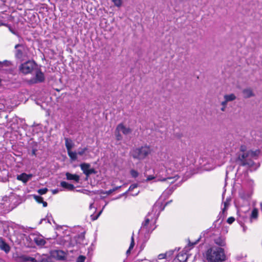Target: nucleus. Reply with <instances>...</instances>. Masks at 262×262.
I'll list each match as a JSON object with an SVG mask.
<instances>
[{"label": "nucleus", "instance_id": "obj_1", "mask_svg": "<svg viewBox=\"0 0 262 262\" xmlns=\"http://www.w3.org/2000/svg\"><path fill=\"white\" fill-rule=\"evenodd\" d=\"M173 187H169L166 189L162 193L159 200L156 202L153 206L150 215L151 216V223L152 224V227L151 230H154L156 228L155 224L156 220L158 219L160 212L163 210L165 205L168 204V202L166 204H163V201L173 192Z\"/></svg>", "mask_w": 262, "mask_h": 262}, {"label": "nucleus", "instance_id": "obj_2", "mask_svg": "<svg viewBox=\"0 0 262 262\" xmlns=\"http://www.w3.org/2000/svg\"><path fill=\"white\" fill-rule=\"evenodd\" d=\"M205 257L208 262H223L226 255L223 248L214 246L206 251Z\"/></svg>", "mask_w": 262, "mask_h": 262}, {"label": "nucleus", "instance_id": "obj_3", "mask_svg": "<svg viewBox=\"0 0 262 262\" xmlns=\"http://www.w3.org/2000/svg\"><path fill=\"white\" fill-rule=\"evenodd\" d=\"M165 171L164 169L161 170L160 171L154 172V175H148V184H152V181L154 182L158 181H167L168 183H173L177 180L179 177L175 175L174 177H170L168 174H164Z\"/></svg>", "mask_w": 262, "mask_h": 262}, {"label": "nucleus", "instance_id": "obj_4", "mask_svg": "<svg viewBox=\"0 0 262 262\" xmlns=\"http://www.w3.org/2000/svg\"><path fill=\"white\" fill-rule=\"evenodd\" d=\"M259 153V150L243 152L239 155L238 160L242 165L251 166L253 164V159H255Z\"/></svg>", "mask_w": 262, "mask_h": 262}, {"label": "nucleus", "instance_id": "obj_5", "mask_svg": "<svg viewBox=\"0 0 262 262\" xmlns=\"http://www.w3.org/2000/svg\"><path fill=\"white\" fill-rule=\"evenodd\" d=\"M37 64L33 60H28L21 64H20L18 67V70L20 73L27 75L31 74L33 71H34Z\"/></svg>", "mask_w": 262, "mask_h": 262}, {"label": "nucleus", "instance_id": "obj_6", "mask_svg": "<svg viewBox=\"0 0 262 262\" xmlns=\"http://www.w3.org/2000/svg\"><path fill=\"white\" fill-rule=\"evenodd\" d=\"M15 56L17 59L24 60L28 57V48L23 44H17L15 46Z\"/></svg>", "mask_w": 262, "mask_h": 262}, {"label": "nucleus", "instance_id": "obj_7", "mask_svg": "<svg viewBox=\"0 0 262 262\" xmlns=\"http://www.w3.org/2000/svg\"><path fill=\"white\" fill-rule=\"evenodd\" d=\"M34 72L35 73V76L29 80V83L31 84H35L44 81L45 79L44 74L38 67L36 68V69L34 70Z\"/></svg>", "mask_w": 262, "mask_h": 262}, {"label": "nucleus", "instance_id": "obj_8", "mask_svg": "<svg viewBox=\"0 0 262 262\" xmlns=\"http://www.w3.org/2000/svg\"><path fill=\"white\" fill-rule=\"evenodd\" d=\"M147 154V149L146 147H142L140 148H136L132 152V156L135 159H144Z\"/></svg>", "mask_w": 262, "mask_h": 262}, {"label": "nucleus", "instance_id": "obj_9", "mask_svg": "<svg viewBox=\"0 0 262 262\" xmlns=\"http://www.w3.org/2000/svg\"><path fill=\"white\" fill-rule=\"evenodd\" d=\"M14 258L16 262H36V260L35 258L24 254L17 255Z\"/></svg>", "mask_w": 262, "mask_h": 262}, {"label": "nucleus", "instance_id": "obj_10", "mask_svg": "<svg viewBox=\"0 0 262 262\" xmlns=\"http://www.w3.org/2000/svg\"><path fill=\"white\" fill-rule=\"evenodd\" d=\"M116 132H122L123 134L127 135L131 133L132 130L129 127H125L123 124L118 125L116 128Z\"/></svg>", "mask_w": 262, "mask_h": 262}, {"label": "nucleus", "instance_id": "obj_11", "mask_svg": "<svg viewBox=\"0 0 262 262\" xmlns=\"http://www.w3.org/2000/svg\"><path fill=\"white\" fill-rule=\"evenodd\" d=\"M250 210V207L249 205L247 207V208L246 209H244L243 208L241 207L239 209L238 213H239V220L241 218L243 219V221L244 222H246V220H248L247 213L249 212Z\"/></svg>", "mask_w": 262, "mask_h": 262}, {"label": "nucleus", "instance_id": "obj_12", "mask_svg": "<svg viewBox=\"0 0 262 262\" xmlns=\"http://www.w3.org/2000/svg\"><path fill=\"white\" fill-rule=\"evenodd\" d=\"M252 195V191L251 190H243L239 192V196L243 200L248 201Z\"/></svg>", "mask_w": 262, "mask_h": 262}, {"label": "nucleus", "instance_id": "obj_13", "mask_svg": "<svg viewBox=\"0 0 262 262\" xmlns=\"http://www.w3.org/2000/svg\"><path fill=\"white\" fill-rule=\"evenodd\" d=\"M0 249L4 251L6 253H8L11 249L9 245L5 242L2 237H0Z\"/></svg>", "mask_w": 262, "mask_h": 262}, {"label": "nucleus", "instance_id": "obj_14", "mask_svg": "<svg viewBox=\"0 0 262 262\" xmlns=\"http://www.w3.org/2000/svg\"><path fill=\"white\" fill-rule=\"evenodd\" d=\"M32 177V174H28L26 173H23L19 175H17V179L18 180L21 181L23 182L26 183H27L31 178Z\"/></svg>", "mask_w": 262, "mask_h": 262}, {"label": "nucleus", "instance_id": "obj_15", "mask_svg": "<svg viewBox=\"0 0 262 262\" xmlns=\"http://www.w3.org/2000/svg\"><path fill=\"white\" fill-rule=\"evenodd\" d=\"M258 211L256 208H254L250 214L249 221L252 223L253 221L256 220L258 217Z\"/></svg>", "mask_w": 262, "mask_h": 262}, {"label": "nucleus", "instance_id": "obj_16", "mask_svg": "<svg viewBox=\"0 0 262 262\" xmlns=\"http://www.w3.org/2000/svg\"><path fill=\"white\" fill-rule=\"evenodd\" d=\"M66 176L67 179L68 180H74L76 182H78L79 181V176L76 174H72L69 172H67Z\"/></svg>", "mask_w": 262, "mask_h": 262}, {"label": "nucleus", "instance_id": "obj_17", "mask_svg": "<svg viewBox=\"0 0 262 262\" xmlns=\"http://www.w3.org/2000/svg\"><path fill=\"white\" fill-rule=\"evenodd\" d=\"M243 96L245 98H250L251 97L254 96V94L253 92V91L250 88H247L243 91Z\"/></svg>", "mask_w": 262, "mask_h": 262}, {"label": "nucleus", "instance_id": "obj_18", "mask_svg": "<svg viewBox=\"0 0 262 262\" xmlns=\"http://www.w3.org/2000/svg\"><path fill=\"white\" fill-rule=\"evenodd\" d=\"M188 256L186 253H180L178 254L176 262H186Z\"/></svg>", "mask_w": 262, "mask_h": 262}, {"label": "nucleus", "instance_id": "obj_19", "mask_svg": "<svg viewBox=\"0 0 262 262\" xmlns=\"http://www.w3.org/2000/svg\"><path fill=\"white\" fill-rule=\"evenodd\" d=\"M58 260H63L66 258V254L64 252L60 250L55 251L54 255Z\"/></svg>", "mask_w": 262, "mask_h": 262}, {"label": "nucleus", "instance_id": "obj_20", "mask_svg": "<svg viewBox=\"0 0 262 262\" xmlns=\"http://www.w3.org/2000/svg\"><path fill=\"white\" fill-rule=\"evenodd\" d=\"M33 240L38 246H43L46 243L43 238L40 236H34Z\"/></svg>", "mask_w": 262, "mask_h": 262}, {"label": "nucleus", "instance_id": "obj_21", "mask_svg": "<svg viewBox=\"0 0 262 262\" xmlns=\"http://www.w3.org/2000/svg\"><path fill=\"white\" fill-rule=\"evenodd\" d=\"M60 185L62 187L68 190H73L75 189V187L73 184H69L68 183L65 181H62L60 183Z\"/></svg>", "mask_w": 262, "mask_h": 262}, {"label": "nucleus", "instance_id": "obj_22", "mask_svg": "<svg viewBox=\"0 0 262 262\" xmlns=\"http://www.w3.org/2000/svg\"><path fill=\"white\" fill-rule=\"evenodd\" d=\"M214 243L220 247H224L226 245L225 238L222 237H219L214 239Z\"/></svg>", "mask_w": 262, "mask_h": 262}, {"label": "nucleus", "instance_id": "obj_23", "mask_svg": "<svg viewBox=\"0 0 262 262\" xmlns=\"http://www.w3.org/2000/svg\"><path fill=\"white\" fill-rule=\"evenodd\" d=\"M80 167L83 173L88 177V172H89L90 165L88 163H83L80 164Z\"/></svg>", "mask_w": 262, "mask_h": 262}, {"label": "nucleus", "instance_id": "obj_24", "mask_svg": "<svg viewBox=\"0 0 262 262\" xmlns=\"http://www.w3.org/2000/svg\"><path fill=\"white\" fill-rule=\"evenodd\" d=\"M65 145L67 149V151H69L71 150L72 148L73 147L74 144L71 139L65 138Z\"/></svg>", "mask_w": 262, "mask_h": 262}, {"label": "nucleus", "instance_id": "obj_25", "mask_svg": "<svg viewBox=\"0 0 262 262\" xmlns=\"http://www.w3.org/2000/svg\"><path fill=\"white\" fill-rule=\"evenodd\" d=\"M168 166L169 169H172L173 170H178L180 169L179 166L176 163L175 161H169Z\"/></svg>", "mask_w": 262, "mask_h": 262}, {"label": "nucleus", "instance_id": "obj_26", "mask_svg": "<svg viewBox=\"0 0 262 262\" xmlns=\"http://www.w3.org/2000/svg\"><path fill=\"white\" fill-rule=\"evenodd\" d=\"M68 154L70 159L72 161H76L77 160V154L76 152L72 151V150L68 151Z\"/></svg>", "mask_w": 262, "mask_h": 262}, {"label": "nucleus", "instance_id": "obj_27", "mask_svg": "<svg viewBox=\"0 0 262 262\" xmlns=\"http://www.w3.org/2000/svg\"><path fill=\"white\" fill-rule=\"evenodd\" d=\"M236 96L233 94H230L228 95H225L224 96V99L226 100V101L230 102L236 99Z\"/></svg>", "mask_w": 262, "mask_h": 262}, {"label": "nucleus", "instance_id": "obj_28", "mask_svg": "<svg viewBox=\"0 0 262 262\" xmlns=\"http://www.w3.org/2000/svg\"><path fill=\"white\" fill-rule=\"evenodd\" d=\"M87 150L88 148L86 147L83 148H79L78 149V152H77V155L82 156Z\"/></svg>", "mask_w": 262, "mask_h": 262}, {"label": "nucleus", "instance_id": "obj_29", "mask_svg": "<svg viewBox=\"0 0 262 262\" xmlns=\"http://www.w3.org/2000/svg\"><path fill=\"white\" fill-rule=\"evenodd\" d=\"M169 254L170 255V254H172V252H167L166 253H162L158 255V259H162L164 258H166L167 257V254Z\"/></svg>", "mask_w": 262, "mask_h": 262}, {"label": "nucleus", "instance_id": "obj_30", "mask_svg": "<svg viewBox=\"0 0 262 262\" xmlns=\"http://www.w3.org/2000/svg\"><path fill=\"white\" fill-rule=\"evenodd\" d=\"M112 2L114 4L115 6L117 7H120L121 6L122 2V0H111Z\"/></svg>", "mask_w": 262, "mask_h": 262}, {"label": "nucleus", "instance_id": "obj_31", "mask_svg": "<svg viewBox=\"0 0 262 262\" xmlns=\"http://www.w3.org/2000/svg\"><path fill=\"white\" fill-rule=\"evenodd\" d=\"M33 198L38 203H41V202L43 201V198L39 195H33Z\"/></svg>", "mask_w": 262, "mask_h": 262}, {"label": "nucleus", "instance_id": "obj_32", "mask_svg": "<svg viewBox=\"0 0 262 262\" xmlns=\"http://www.w3.org/2000/svg\"><path fill=\"white\" fill-rule=\"evenodd\" d=\"M48 191V188H42V189H39L37 190V192L38 193L40 194V195H42V194H46Z\"/></svg>", "mask_w": 262, "mask_h": 262}, {"label": "nucleus", "instance_id": "obj_33", "mask_svg": "<svg viewBox=\"0 0 262 262\" xmlns=\"http://www.w3.org/2000/svg\"><path fill=\"white\" fill-rule=\"evenodd\" d=\"M134 236V233H133L132 236V238H131V243H130V246L129 247V248L130 249H132L133 248L134 245H135Z\"/></svg>", "mask_w": 262, "mask_h": 262}, {"label": "nucleus", "instance_id": "obj_34", "mask_svg": "<svg viewBox=\"0 0 262 262\" xmlns=\"http://www.w3.org/2000/svg\"><path fill=\"white\" fill-rule=\"evenodd\" d=\"M229 201L228 200H227L224 203V208L223 209L222 211L223 212H224L225 211V210H226V209L228 208V207L229 206Z\"/></svg>", "mask_w": 262, "mask_h": 262}, {"label": "nucleus", "instance_id": "obj_35", "mask_svg": "<svg viewBox=\"0 0 262 262\" xmlns=\"http://www.w3.org/2000/svg\"><path fill=\"white\" fill-rule=\"evenodd\" d=\"M85 259V257L83 255H80L78 257L76 262H84Z\"/></svg>", "mask_w": 262, "mask_h": 262}, {"label": "nucleus", "instance_id": "obj_36", "mask_svg": "<svg viewBox=\"0 0 262 262\" xmlns=\"http://www.w3.org/2000/svg\"><path fill=\"white\" fill-rule=\"evenodd\" d=\"M102 212V210H101L100 211H99V212L96 215H91L92 220L93 221H95V220H97L98 218V217L100 216V215L101 214Z\"/></svg>", "mask_w": 262, "mask_h": 262}, {"label": "nucleus", "instance_id": "obj_37", "mask_svg": "<svg viewBox=\"0 0 262 262\" xmlns=\"http://www.w3.org/2000/svg\"><path fill=\"white\" fill-rule=\"evenodd\" d=\"M130 174L133 178H136L138 176V173L137 171L135 170H132L130 171Z\"/></svg>", "mask_w": 262, "mask_h": 262}, {"label": "nucleus", "instance_id": "obj_38", "mask_svg": "<svg viewBox=\"0 0 262 262\" xmlns=\"http://www.w3.org/2000/svg\"><path fill=\"white\" fill-rule=\"evenodd\" d=\"M96 173V171L94 168H90L89 172H88V176H89L91 174H95Z\"/></svg>", "mask_w": 262, "mask_h": 262}, {"label": "nucleus", "instance_id": "obj_39", "mask_svg": "<svg viewBox=\"0 0 262 262\" xmlns=\"http://www.w3.org/2000/svg\"><path fill=\"white\" fill-rule=\"evenodd\" d=\"M137 186H138L137 184H133L130 186L128 191H132L134 189L137 188Z\"/></svg>", "mask_w": 262, "mask_h": 262}, {"label": "nucleus", "instance_id": "obj_40", "mask_svg": "<svg viewBox=\"0 0 262 262\" xmlns=\"http://www.w3.org/2000/svg\"><path fill=\"white\" fill-rule=\"evenodd\" d=\"M2 63H0V65H5V66H9L10 65L11 63L10 61H7V60H5L3 62H2Z\"/></svg>", "mask_w": 262, "mask_h": 262}, {"label": "nucleus", "instance_id": "obj_41", "mask_svg": "<svg viewBox=\"0 0 262 262\" xmlns=\"http://www.w3.org/2000/svg\"><path fill=\"white\" fill-rule=\"evenodd\" d=\"M147 225V218H146V217H145L144 221L143 223H142V228H146Z\"/></svg>", "mask_w": 262, "mask_h": 262}, {"label": "nucleus", "instance_id": "obj_42", "mask_svg": "<svg viewBox=\"0 0 262 262\" xmlns=\"http://www.w3.org/2000/svg\"><path fill=\"white\" fill-rule=\"evenodd\" d=\"M114 191V189H110L108 191L103 192L102 193L106 195H110Z\"/></svg>", "mask_w": 262, "mask_h": 262}, {"label": "nucleus", "instance_id": "obj_43", "mask_svg": "<svg viewBox=\"0 0 262 262\" xmlns=\"http://www.w3.org/2000/svg\"><path fill=\"white\" fill-rule=\"evenodd\" d=\"M234 221V218L233 217H230L228 218L227 220V222L230 224H232Z\"/></svg>", "mask_w": 262, "mask_h": 262}, {"label": "nucleus", "instance_id": "obj_44", "mask_svg": "<svg viewBox=\"0 0 262 262\" xmlns=\"http://www.w3.org/2000/svg\"><path fill=\"white\" fill-rule=\"evenodd\" d=\"M116 133V138L118 140H120L122 139V136L120 134V132H117Z\"/></svg>", "mask_w": 262, "mask_h": 262}, {"label": "nucleus", "instance_id": "obj_45", "mask_svg": "<svg viewBox=\"0 0 262 262\" xmlns=\"http://www.w3.org/2000/svg\"><path fill=\"white\" fill-rule=\"evenodd\" d=\"M228 102V101H226V100L224 99V101L222 102L221 105L223 106H226V107Z\"/></svg>", "mask_w": 262, "mask_h": 262}, {"label": "nucleus", "instance_id": "obj_46", "mask_svg": "<svg viewBox=\"0 0 262 262\" xmlns=\"http://www.w3.org/2000/svg\"><path fill=\"white\" fill-rule=\"evenodd\" d=\"M8 27L9 30L13 34H15V32L14 31V30L11 28V27L10 26V25H8V26H7Z\"/></svg>", "mask_w": 262, "mask_h": 262}, {"label": "nucleus", "instance_id": "obj_47", "mask_svg": "<svg viewBox=\"0 0 262 262\" xmlns=\"http://www.w3.org/2000/svg\"><path fill=\"white\" fill-rule=\"evenodd\" d=\"M36 149H33L32 150V155L33 156H36Z\"/></svg>", "mask_w": 262, "mask_h": 262}, {"label": "nucleus", "instance_id": "obj_48", "mask_svg": "<svg viewBox=\"0 0 262 262\" xmlns=\"http://www.w3.org/2000/svg\"><path fill=\"white\" fill-rule=\"evenodd\" d=\"M8 26V24L3 23L1 21H0V26Z\"/></svg>", "mask_w": 262, "mask_h": 262}, {"label": "nucleus", "instance_id": "obj_49", "mask_svg": "<svg viewBox=\"0 0 262 262\" xmlns=\"http://www.w3.org/2000/svg\"><path fill=\"white\" fill-rule=\"evenodd\" d=\"M41 203H42L43 206L44 207H47V203L46 202H45V201H43L41 202Z\"/></svg>", "mask_w": 262, "mask_h": 262}, {"label": "nucleus", "instance_id": "obj_50", "mask_svg": "<svg viewBox=\"0 0 262 262\" xmlns=\"http://www.w3.org/2000/svg\"><path fill=\"white\" fill-rule=\"evenodd\" d=\"M58 192V189H54V190H52V192H53V194H56Z\"/></svg>", "mask_w": 262, "mask_h": 262}, {"label": "nucleus", "instance_id": "obj_51", "mask_svg": "<svg viewBox=\"0 0 262 262\" xmlns=\"http://www.w3.org/2000/svg\"><path fill=\"white\" fill-rule=\"evenodd\" d=\"M121 186H117V187H116L115 188H114L113 189H114V191H116V190H117L118 189L121 188Z\"/></svg>", "mask_w": 262, "mask_h": 262}, {"label": "nucleus", "instance_id": "obj_52", "mask_svg": "<svg viewBox=\"0 0 262 262\" xmlns=\"http://www.w3.org/2000/svg\"><path fill=\"white\" fill-rule=\"evenodd\" d=\"M130 250H131V249H130L129 248L127 250V251H126V254L127 255H129L130 254Z\"/></svg>", "mask_w": 262, "mask_h": 262}, {"label": "nucleus", "instance_id": "obj_53", "mask_svg": "<svg viewBox=\"0 0 262 262\" xmlns=\"http://www.w3.org/2000/svg\"><path fill=\"white\" fill-rule=\"evenodd\" d=\"M226 107V106H222V107L221 108V110L222 111L224 112V111H225Z\"/></svg>", "mask_w": 262, "mask_h": 262}, {"label": "nucleus", "instance_id": "obj_54", "mask_svg": "<svg viewBox=\"0 0 262 262\" xmlns=\"http://www.w3.org/2000/svg\"><path fill=\"white\" fill-rule=\"evenodd\" d=\"M196 244V243H189V246H191V247H192L194 245H195Z\"/></svg>", "mask_w": 262, "mask_h": 262}, {"label": "nucleus", "instance_id": "obj_55", "mask_svg": "<svg viewBox=\"0 0 262 262\" xmlns=\"http://www.w3.org/2000/svg\"><path fill=\"white\" fill-rule=\"evenodd\" d=\"M150 262H159V261H158V260H154L150 261Z\"/></svg>", "mask_w": 262, "mask_h": 262}, {"label": "nucleus", "instance_id": "obj_56", "mask_svg": "<svg viewBox=\"0 0 262 262\" xmlns=\"http://www.w3.org/2000/svg\"><path fill=\"white\" fill-rule=\"evenodd\" d=\"M139 191H138L137 192L135 193H134V194H132L133 195H137Z\"/></svg>", "mask_w": 262, "mask_h": 262}, {"label": "nucleus", "instance_id": "obj_57", "mask_svg": "<svg viewBox=\"0 0 262 262\" xmlns=\"http://www.w3.org/2000/svg\"><path fill=\"white\" fill-rule=\"evenodd\" d=\"M92 206H93V204H91L90 205V208H92Z\"/></svg>", "mask_w": 262, "mask_h": 262}, {"label": "nucleus", "instance_id": "obj_58", "mask_svg": "<svg viewBox=\"0 0 262 262\" xmlns=\"http://www.w3.org/2000/svg\"><path fill=\"white\" fill-rule=\"evenodd\" d=\"M243 230H244V231H245V227H243Z\"/></svg>", "mask_w": 262, "mask_h": 262}, {"label": "nucleus", "instance_id": "obj_59", "mask_svg": "<svg viewBox=\"0 0 262 262\" xmlns=\"http://www.w3.org/2000/svg\"><path fill=\"white\" fill-rule=\"evenodd\" d=\"M2 63V61H0V63Z\"/></svg>", "mask_w": 262, "mask_h": 262}]
</instances>
